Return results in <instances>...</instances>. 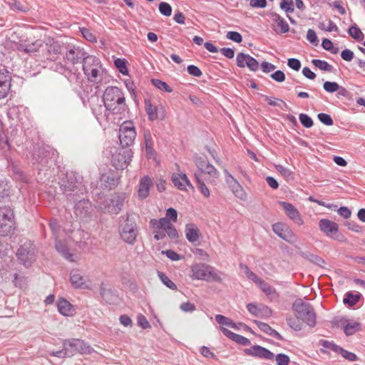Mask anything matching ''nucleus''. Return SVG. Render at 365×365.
<instances>
[{
  "label": "nucleus",
  "instance_id": "nucleus-1",
  "mask_svg": "<svg viewBox=\"0 0 365 365\" xmlns=\"http://www.w3.org/2000/svg\"><path fill=\"white\" fill-rule=\"evenodd\" d=\"M103 103L110 113L122 114L128 110L123 92L117 86H108L106 88Z\"/></svg>",
  "mask_w": 365,
  "mask_h": 365
},
{
  "label": "nucleus",
  "instance_id": "nucleus-2",
  "mask_svg": "<svg viewBox=\"0 0 365 365\" xmlns=\"http://www.w3.org/2000/svg\"><path fill=\"white\" fill-rule=\"evenodd\" d=\"M59 185L61 190L68 197L71 195H83L86 192L82 176L76 173H67L60 180Z\"/></svg>",
  "mask_w": 365,
  "mask_h": 365
},
{
  "label": "nucleus",
  "instance_id": "nucleus-3",
  "mask_svg": "<svg viewBox=\"0 0 365 365\" xmlns=\"http://www.w3.org/2000/svg\"><path fill=\"white\" fill-rule=\"evenodd\" d=\"M83 70L89 81L98 83L102 80L103 69L98 58L89 55L84 58Z\"/></svg>",
  "mask_w": 365,
  "mask_h": 365
},
{
  "label": "nucleus",
  "instance_id": "nucleus-4",
  "mask_svg": "<svg viewBox=\"0 0 365 365\" xmlns=\"http://www.w3.org/2000/svg\"><path fill=\"white\" fill-rule=\"evenodd\" d=\"M191 277L193 279L222 282L218 272L211 266L205 264H196L191 268Z\"/></svg>",
  "mask_w": 365,
  "mask_h": 365
},
{
  "label": "nucleus",
  "instance_id": "nucleus-5",
  "mask_svg": "<svg viewBox=\"0 0 365 365\" xmlns=\"http://www.w3.org/2000/svg\"><path fill=\"white\" fill-rule=\"evenodd\" d=\"M292 308L296 312L297 319H302L309 327L315 326L316 315L313 307L309 304L299 299L294 302Z\"/></svg>",
  "mask_w": 365,
  "mask_h": 365
},
{
  "label": "nucleus",
  "instance_id": "nucleus-6",
  "mask_svg": "<svg viewBox=\"0 0 365 365\" xmlns=\"http://www.w3.org/2000/svg\"><path fill=\"white\" fill-rule=\"evenodd\" d=\"M127 198L125 192H115L106 201L100 208L106 213L118 214L123 209L124 202Z\"/></svg>",
  "mask_w": 365,
  "mask_h": 365
},
{
  "label": "nucleus",
  "instance_id": "nucleus-7",
  "mask_svg": "<svg viewBox=\"0 0 365 365\" xmlns=\"http://www.w3.org/2000/svg\"><path fill=\"white\" fill-rule=\"evenodd\" d=\"M15 228L14 214L13 210L8 207H0V232L2 235H8Z\"/></svg>",
  "mask_w": 365,
  "mask_h": 365
},
{
  "label": "nucleus",
  "instance_id": "nucleus-8",
  "mask_svg": "<svg viewBox=\"0 0 365 365\" xmlns=\"http://www.w3.org/2000/svg\"><path fill=\"white\" fill-rule=\"evenodd\" d=\"M120 239L128 245H134L138 235V230L135 221L127 219L119 230Z\"/></svg>",
  "mask_w": 365,
  "mask_h": 365
},
{
  "label": "nucleus",
  "instance_id": "nucleus-9",
  "mask_svg": "<svg viewBox=\"0 0 365 365\" xmlns=\"http://www.w3.org/2000/svg\"><path fill=\"white\" fill-rule=\"evenodd\" d=\"M136 137V131L132 121H125L120 126L119 140L123 147L131 145Z\"/></svg>",
  "mask_w": 365,
  "mask_h": 365
},
{
  "label": "nucleus",
  "instance_id": "nucleus-10",
  "mask_svg": "<svg viewBox=\"0 0 365 365\" xmlns=\"http://www.w3.org/2000/svg\"><path fill=\"white\" fill-rule=\"evenodd\" d=\"M16 256L18 259L26 267H29L35 261L36 247L30 242L24 243L17 251Z\"/></svg>",
  "mask_w": 365,
  "mask_h": 365
},
{
  "label": "nucleus",
  "instance_id": "nucleus-11",
  "mask_svg": "<svg viewBox=\"0 0 365 365\" xmlns=\"http://www.w3.org/2000/svg\"><path fill=\"white\" fill-rule=\"evenodd\" d=\"M63 346L71 353V356L76 352L81 354H91L92 348L84 341L78 339H66L63 342Z\"/></svg>",
  "mask_w": 365,
  "mask_h": 365
},
{
  "label": "nucleus",
  "instance_id": "nucleus-12",
  "mask_svg": "<svg viewBox=\"0 0 365 365\" xmlns=\"http://www.w3.org/2000/svg\"><path fill=\"white\" fill-rule=\"evenodd\" d=\"M237 66L245 68L247 66L252 71H257L259 69V62L252 56L244 53H239L236 57Z\"/></svg>",
  "mask_w": 365,
  "mask_h": 365
},
{
  "label": "nucleus",
  "instance_id": "nucleus-13",
  "mask_svg": "<svg viewBox=\"0 0 365 365\" xmlns=\"http://www.w3.org/2000/svg\"><path fill=\"white\" fill-rule=\"evenodd\" d=\"M247 309L252 315L262 319H267L272 314V309L262 304L249 303L247 304Z\"/></svg>",
  "mask_w": 365,
  "mask_h": 365
},
{
  "label": "nucleus",
  "instance_id": "nucleus-14",
  "mask_svg": "<svg viewBox=\"0 0 365 365\" xmlns=\"http://www.w3.org/2000/svg\"><path fill=\"white\" fill-rule=\"evenodd\" d=\"M145 108L148 118L151 121L158 119L163 120L165 117V111L163 106H154L148 99L145 101Z\"/></svg>",
  "mask_w": 365,
  "mask_h": 365
},
{
  "label": "nucleus",
  "instance_id": "nucleus-15",
  "mask_svg": "<svg viewBox=\"0 0 365 365\" xmlns=\"http://www.w3.org/2000/svg\"><path fill=\"white\" fill-rule=\"evenodd\" d=\"M244 352L248 356L268 360H272L274 357V354L272 351L259 345H255L250 348L245 349Z\"/></svg>",
  "mask_w": 365,
  "mask_h": 365
},
{
  "label": "nucleus",
  "instance_id": "nucleus-16",
  "mask_svg": "<svg viewBox=\"0 0 365 365\" xmlns=\"http://www.w3.org/2000/svg\"><path fill=\"white\" fill-rule=\"evenodd\" d=\"M279 204L283 208L286 215L290 220L294 221L298 225H303L304 221L301 217L300 213L297 209L294 207L293 205L284 201L279 202Z\"/></svg>",
  "mask_w": 365,
  "mask_h": 365
},
{
  "label": "nucleus",
  "instance_id": "nucleus-17",
  "mask_svg": "<svg viewBox=\"0 0 365 365\" xmlns=\"http://www.w3.org/2000/svg\"><path fill=\"white\" fill-rule=\"evenodd\" d=\"M86 52L83 48L78 46H71L66 53V58L73 64H76L82 61L83 63L84 58H86Z\"/></svg>",
  "mask_w": 365,
  "mask_h": 365
},
{
  "label": "nucleus",
  "instance_id": "nucleus-18",
  "mask_svg": "<svg viewBox=\"0 0 365 365\" xmlns=\"http://www.w3.org/2000/svg\"><path fill=\"white\" fill-rule=\"evenodd\" d=\"M11 81L10 73L5 69L0 70V99L6 98L9 94Z\"/></svg>",
  "mask_w": 365,
  "mask_h": 365
},
{
  "label": "nucleus",
  "instance_id": "nucleus-19",
  "mask_svg": "<svg viewBox=\"0 0 365 365\" xmlns=\"http://www.w3.org/2000/svg\"><path fill=\"white\" fill-rule=\"evenodd\" d=\"M172 181L174 185L180 190H186L187 187L192 190L194 189V187L185 173H173L172 175Z\"/></svg>",
  "mask_w": 365,
  "mask_h": 365
},
{
  "label": "nucleus",
  "instance_id": "nucleus-20",
  "mask_svg": "<svg viewBox=\"0 0 365 365\" xmlns=\"http://www.w3.org/2000/svg\"><path fill=\"white\" fill-rule=\"evenodd\" d=\"M70 282L76 289H88L87 277L83 276L78 269H73L70 274Z\"/></svg>",
  "mask_w": 365,
  "mask_h": 365
},
{
  "label": "nucleus",
  "instance_id": "nucleus-21",
  "mask_svg": "<svg viewBox=\"0 0 365 365\" xmlns=\"http://www.w3.org/2000/svg\"><path fill=\"white\" fill-rule=\"evenodd\" d=\"M319 227L320 230L329 237H331L339 231L337 223L328 219H322L319 222Z\"/></svg>",
  "mask_w": 365,
  "mask_h": 365
},
{
  "label": "nucleus",
  "instance_id": "nucleus-22",
  "mask_svg": "<svg viewBox=\"0 0 365 365\" xmlns=\"http://www.w3.org/2000/svg\"><path fill=\"white\" fill-rule=\"evenodd\" d=\"M153 185V180L148 176H144L140 180L138 194L139 198L145 199L150 193V189Z\"/></svg>",
  "mask_w": 365,
  "mask_h": 365
},
{
  "label": "nucleus",
  "instance_id": "nucleus-23",
  "mask_svg": "<svg viewBox=\"0 0 365 365\" xmlns=\"http://www.w3.org/2000/svg\"><path fill=\"white\" fill-rule=\"evenodd\" d=\"M272 230L277 236L286 241H288L289 238L292 235V230L284 223H274L272 225Z\"/></svg>",
  "mask_w": 365,
  "mask_h": 365
},
{
  "label": "nucleus",
  "instance_id": "nucleus-24",
  "mask_svg": "<svg viewBox=\"0 0 365 365\" xmlns=\"http://www.w3.org/2000/svg\"><path fill=\"white\" fill-rule=\"evenodd\" d=\"M220 330L225 336L238 343L239 344L243 346H249L251 344L250 340L242 335L235 334L223 327H220Z\"/></svg>",
  "mask_w": 365,
  "mask_h": 365
},
{
  "label": "nucleus",
  "instance_id": "nucleus-25",
  "mask_svg": "<svg viewBox=\"0 0 365 365\" xmlns=\"http://www.w3.org/2000/svg\"><path fill=\"white\" fill-rule=\"evenodd\" d=\"M272 20L277 24V28L274 29V31L277 34H285L289 31V26L284 18L276 13L272 14Z\"/></svg>",
  "mask_w": 365,
  "mask_h": 365
},
{
  "label": "nucleus",
  "instance_id": "nucleus-26",
  "mask_svg": "<svg viewBox=\"0 0 365 365\" xmlns=\"http://www.w3.org/2000/svg\"><path fill=\"white\" fill-rule=\"evenodd\" d=\"M91 110L98 120L108 119L110 111L105 106L104 103L103 105L101 103L93 104Z\"/></svg>",
  "mask_w": 365,
  "mask_h": 365
},
{
  "label": "nucleus",
  "instance_id": "nucleus-27",
  "mask_svg": "<svg viewBox=\"0 0 365 365\" xmlns=\"http://www.w3.org/2000/svg\"><path fill=\"white\" fill-rule=\"evenodd\" d=\"M185 232V237L190 242L194 243L199 240L200 230L195 224L186 225Z\"/></svg>",
  "mask_w": 365,
  "mask_h": 365
},
{
  "label": "nucleus",
  "instance_id": "nucleus-28",
  "mask_svg": "<svg viewBox=\"0 0 365 365\" xmlns=\"http://www.w3.org/2000/svg\"><path fill=\"white\" fill-rule=\"evenodd\" d=\"M91 203L88 200H81L74 207L75 214L80 217H83L88 215Z\"/></svg>",
  "mask_w": 365,
  "mask_h": 365
},
{
  "label": "nucleus",
  "instance_id": "nucleus-29",
  "mask_svg": "<svg viewBox=\"0 0 365 365\" xmlns=\"http://www.w3.org/2000/svg\"><path fill=\"white\" fill-rule=\"evenodd\" d=\"M55 247L56 250L67 260L70 262L76 261L74 255L69 252L67 247L59 240H55Z\"/></svg>",
  "mask_w": 365,
  "mask_h": 365
},
{
  "label": "nucleus",
  "instance_id": "nucleus-30",
  "mask_svg": "<svg viewBox=\"0 0 365 365\" xmlns=\"http://www.w3.org/2000/svg\"><path fill=\"white\" fill-rule=\"evenodd\" d=\"M55 247L56 250L67 260L70 262L76 261L74 255L69 252L67 247L59 240H55Z\"/></svg>",
  "mask_w": 365,
  "mask_h": 365
},
{
  "label": "nucleus",
  "instance_id": "nucleus-31",
  "mask_svg": "<svg viewBox=\"0 0 365 365\" xmlns=\"http://www.w3.org/2000/svg\"><path fill=\"white\" fill-rule=\"evenodd\" d=\"M57 307L58 312L64 316H71L73 314V310H72V305L66 299H59L57 304Z\"/></svg>",
  "mask_w": 365,
  "mask_h": 365
},
{
  "label": "nucleus",
  "instance_id": "nucleus-32",
  "mask_svg": "<svg viewBox=\"0 0 365 365\" xmlns=\"http://www.w3.org/2000/svg\"><path fill=\"white\" fill-rule=\"evenodd\" d=\"M150 223L154 230H163L164 231L172 225L170 220L167 217L160 218L159 220L152 219Z\"/></svg>",
  "mask_w": 365,
  "mask_h": 365
},
{
  "label": "nucleus",
  "instance_id": "nucleus-33",
  "mask_svg": "<svg viewBox=\"0 0 365 365\" xmlns=\"http://www.w3.org/2000/svg\"><path fill=\"white\" fill-rule=\"evenodd\" d=\"M233 195L241 200L247 199V193L242 186L237 181L229 186Z\"/></svg>",
  "mask_w": 365,
  "mask_h": 365
},
{
  "label": "nucleus",
  "instance_id": "nucleus-34",
  "mask_svg": "<svg viewBox=\"0 0 365 365\" xmlns=\"http://www.w3.org/2000/svg\"><path fill=\"white\" fill-rule=\"evenodd\" d=\"M49 227L51 230L53 237L55 240H58L60 237H61L62 235L61 233L64 232V230H61V227L56 219H52L49 222Z\"/></svg>",
  "mask_w": 365,
  "mask_h": 365
},
{
  "label": "nucleus",
  "instance_id": "nucleus-35",
  "mask_svg": "<svg viewBox=\"0 0 365 365\" xmlns=\"http://www.w3.org/2000/svg\"><path fill=\"white\" fill-rule=\"evenodd\" d=\"M361 297V294L359 292L354 294L351 292H349L346 293L344 298L343 299V302L345 304H348L349 306L352 307L356 304V303L359 301Z\"/></svg>",
  "mask_w": 365,
  "mask_h": 365
},
{
  "label": "nucleus",
  "instance_id": "nucleus-36",
  "mask_svg": "<svg viewBox=\"0 0 365 365\" xmlns=\"http://www.w3.org/2000/svg\"><path fill=\"white\" fill-rule=\"evenodd\" d=\"M195 181L197 184V187L200 192L205 197H208L210 195V190L205 184V182L200 179V175L198 173L195 174Z\"/></svg>",
  "mask_w": 365,
  "mask_h": 365
},
{
  "label": "nucleus",
  "instance_id": "nucleus-37",
  "mask_svg": "<svg viewBox=\"0 0 365 365\" xmlns=\"http://www.w3.org/2000/svg\"><path fill=\"white\" fill-rule=\"evenodd\" d=\"M312 63L314 66H315L322 71L331 72L333 69V66L325 61H322L320 59H313L312 61Z\"/></svg>",
  "mask_w": 365,
  "mask_h": 365
},
{
  "label": "nucleus",
  "instance_id": "nucleus-38",
  "mask_svg": "<svg viewBox=\"0 0 365 365\" xmlns=\"http://www.w3.org/2000/svg\"><path fill=\"white\" fill-rule=\"evenodd\" d=\"M348 33L356 41H361L364 37V34L356 25L351 26L349 29Z\"/></svg>",
  "mask_w": 365,
  "mask_h": 365
},
{
  "label": "nucleus",
  "instance_id": "nucleus-39",
  "mask_svg": "<svg viewBox=\"0 0 365 365\" xmlns=\"http://www.w3.org/2000/svg\"><path fill=\"white\" fill-rule=\"evenodd\" d=\"M10 149L7 138L4 135L2 128L0 126V152L5 153Z\"/></svg>",
  "mask_w": 365,
  "mask_h": 365
},
{
  "label": "nucleus",
  "instance_id": "nucleus-40",
  "mask_svg": "<svg viewBox=\"0 0 365 365\" xmlns=\"http://www.w3.org/2000/svg\"><path fill=\"white\" fill-rule=\"evenodd\" d=\"M114 65L123 75L128 74V70L126 66V60L125 58H116L114 61Z\"/></svg>",
  "mask_w": 365,
  "mask_h": 365
},
{
  "label": "nucleus",
  "instance_id": "nucleus-41",
  "mask_svg": "<svg viewBox=\"0 0 365 365\" xmlns=\"http://www.w3.org/2000/svg\"><path fill=\"white\" fill-rule=\"evenodd\" d=\"M275 169L285 178L292 180L294 179V173L290 169L285 168L282 165H275Z\"/></svg>",
  "mask_w": 365,
  "mask_h": 365
},
{
  "label": "nucleus",
  "instance_id": "nucleus-42",
  "mask_svg": "<svg viewBox=\"0 0 365 365\" xmlns=\"http://www.w3.org/2000/svg\"><path fill=\"white\" fill-rule=\"evenodd\" d=\"M215 320L218 324L221 325H225L231 328H235V323L233 322L230 319L223 315L217 314L215 316Z\"/></svg>",
  "mask_w": 365,
  "mask_h": 365
},
{
  "label": "nucleus",
  "instance_id": "nucleus-43",
  "mask_svg": "<svg viewBox=\"0 0 365 365\" xmlns=\"http://www.w3.org/2000/svg\"><path fill=\"white\" fill-rule=\"evenodd\" d=\"M11 194L10 186L4 181H0V199L4 200Z\"/></svg>",
  "mask_w": 365,
  "mask_h": 365
},
{
  "label": "nucleus",
  "instance_id": "nucleus-44",
  "mask_svg": "<svg viewBox=\"0 0 365 365\" xmlns=\"http://www.w3.org/2000/svg\"><path fill=\"white\" fill-rule=\"evenodd\" d=\"M360 329V324L357 322L347 324L344 328V331L346 335L351 336L355 334Z\"/></svg>",
  "mask_w": 365,
  "mask_h": 365
},
{
  "label": "nucleus",
  "instance_id": "nucleus-45",
  "mask_svg": "<svg viewBox=\"0 0 365 365\" xmlns=\"http://www.w3.org/2000/svg\"><path fill=\"white\" fill-rule=\"evenodd\" d=\"M280 9L286 13H293L294 11V2L292 0H282L280 3Z\"/></svg>",
  "mask_w": 365,
  "mask_h": 365
},
{
  "label": "nucleus",
  "instance_id": "nucleus-46",
  "mask_svg": "<svg viewBox=\"0 0 365 365\" xmlns=\"http://www.w3.org/2000/svg\"><path fill=\"white\" fill-rule=\"evenodd\" d=\"M153 84L161 91H165L168 93L173 92V89L164 81L159 79H153Z\"/></svg>",
  "mask_w": 365,
  "mask_h": 365
},
{
  "label": "nucleus",
  "instance_id": "nucleus-47",
  "mask_svg": "<svg viewBox=\"0 0 365 365\" xmlns=\"http://www.w3.org/2000/svg\"><path fill=\"white\" fill-rule=\"evenodd\" d=\"M145 143V150L148 154L153 153V142H152V135L150 131H145L144 133Z\"/></svg>",
  "mask_w": 365,
  "mask_h": 365
},
{
  "label": "nucleus",
  "instance_id": "nucleus-48",
  "mask_svg": "<svg viewBox=\"0 0 365 365\" xmlns=\"http://www.w3.org/2000/svg\"><path fill=\"white\" fill-rule=\"evenodd\" d=\"M337 354L341 355L344 359L349 361H355L357 360V356L354 353L350 352L347 350H345L342 347L340 346Z\"/></svg>",
  "mask_w": 365,
  "mask_h": 365
},
{
  "label": "nucleus",
  "instance_id": "nucleus-49",
  "mask_svg": "<svg viewBox=\"0 0 365 365\" xmlns=\"http://www.w3.org/2000/svg\"><path fill=\"white\" fill-rule=\"evenodd\" d=\"M205 174H207L212 180L217 179L220 177V173L217 170V169L210 163L207 165V168L202 172Z\"/></svg>",
  "mask_w": 365,
  "mask_h": 365
},
{
  "label": "nucleus",
  "instance_id": "nucleus-50",
  "mask_svg": "<svg viewBox=\"0 0 365 365\" xmlns=\"http://www.w3.org/2000/svg\"><path fill=\"white\" fill-rule=\"evenodd\" d=\"M158 276L162 281V282L168 288L173 290L177 289V286L174 282H173L168 277H167L164 273L159 272Z\"/></svg>",
  "mask_w": 365,
  "mask_h": 365
},
{
  "label": "nucleus",
  "instance_id": "nucleus-51",
  "mask_svg": "<svg viewBox=\"0 0 365 365\" xmlns=\"http://www.w3.org/2000/svg\"><path fill=\"white\" fill-rule=\"evenodd\" d=\"M159 11L165 16H170L172 14V7L167 2H161L159 4Z\"/></svg>",
  "mask_w": 365,
  "mask_h": 365
},
{
  "label": "nucleus",
  "instance_id": "nucleus-52",
  "mask_svg": "<svg viewBox=\"0 0 365 365\" xmlns=\"http://www.w3.org/2000/svg\"><path fill=\"white\" fill-rule=\"evenodd\" d=\"M264 294L269 299L270 301H277L279 297L276 289L271 285L265 290Z\"/></svg>",
  "mask_w": 365,
  "mask_h": 365
},
{
  "label": "nucleus",
  "instance_id": "nucleus-53",
  "mask_svg": "<svg viewBox=\"0 0 365 365\" xmlns=\"http://www.w3.org/2000/svg\"><path fill=\"white\" fill-rule=\"evenodd\" d=\"M299 119L302 125L307 128H309L313 125L312 119L307 114H299Z\"/></svg>",
  "mask_w": 365,
  "mask_h": 365
},
{
  "label": "nucleus",
  "instance_id": "nucleus-54",
  "mask_svg": "<svg viewBox=\"0 0 365 365\" xmlns=\"http://www.w3.org/2000/svg\"><path fill=\"white\" fill-rule=\"evenodd\" d=\"M323 88L328 93H334L339 89V85L336 82L326 81Z\"/></svg>",
  "mask_w": 365,
  "mask_h": 365
},
{
  "label": "nucleus",
  "instance_id": "nucleus-55",
  "mask_svg": "<svg viewBox=\"0 0 365 365\" xmlns=\"http://www.w3.org/2000/svg\"><path fill=\"white\" fill-rule=\"evenodd\" d=\"M253 322L258 327V328L262 331L266 333L268 335H269L270 333H272L273 329L267 323L258 320H254Z\"/></svg>",
  "mask_w": 365,
  "mask_h": 365
},
{
  "label": "nucleus",
  "instance_id": "nucleus-56",
  "mask_svg": "<svg viewBox=\"0 0 365 365\" xmlns=\"http://www.w3.org/2000/svg\"><path fill=\"white\" fill-rule=\"evenodd\" d=\"M317 117L319 121L326 125H332L334 124V121L329 114L321 113L318 114Z\"/></svg>",
  "mask_w": 365,
  "mask_h": 365
},
{
  "label": "nucleus",
  "instance_id": "nucleus-57",
  "mask_svg": "<svg viewBox=\"0 0 365 365\" xmlns=\"http://www.w3.org/2000/svg\"><path fill=\"white\" fill-rule=\"evenodd\" d=\"M319 343L323 347L331 349L336 354L340 348L339 346L336 345L334 342L327 340H321Z\"/></svg>",
  "mask_w": 365,
  "mask_h": 365
},
{
  "label": "nucleus",
  "instance_id": "nucleus-58",
  "mask_svg": "<svg viewBox=\"0 0 365 365\" xmlns=\"http://www.w3.org/2000/svg\"><path fill=\"white\" fill-rule=\"evenodd\" d=\"M226 37L236 43H240L242 41V35L237 31H229L227 32Z\"/></svg>",
  "mask_w": 365,
  "mask_h": 365
},
{
  "label": "nucleus",
  "instance_id": "nucleus-59",
  "mask_svg": "<svg viewBox=\"0 0 365 365\" xmlns=\"http://www.w3.org/2000/svg\"><path fill=\"white\" fill-rule=\"evenodd\" d=\"M195 163L196 166L199 168V170H201L202 173L207 168V165H209L210 163L202 157H196L195 158Z\"/></svg>",
  "mask_w": 365,
  "mask_h": 365
},
{
  "label": "nucleus",
  "instance_id": "nucleus-60",
  "mask_svg": "<svg viewBox=\"0 0 365 365\" xmlns=\"http://www.w3.org/2000/svg\"><path fill=\"white\" fill-rule=\"evenodd\" d=\"M287 324L290 327V328H292L294 330L299 331L302 329L301 324L298 319H296L294 318L289 317L287 319Z\"/></svg>",
  "mask_w": 365,
  "mask_h": 365
},
{
  "label": "nucleus",
  "instance_id": "nucleus-61",
  "mask_svg": "<svg viewBox=\"0 0 365 365\" xmlns=\"http://www.w3.org/2000/svg\"><path fill=\"white\" fill-rule=\"evenodd\" d=\"M137 323L139 327L143 328V329H148L150 327V324L143 314H139L137 317Z\"/></svg>",
  "mask_w": 365,
  "mask_h": 365
},
{
  "label": "nucleus",
  "instance_id": "nucleus-62",
  "mask_svg": "<svg viewBox=\"0 0 365 365\" xmlns=\"http://www.w3.org/2000/svg\"><path fill=\"white\" fill-rule=\"evenodd\" d=\"M277 365H289V357L284 354H279L276 356Z\"/></svg>",
  "mask_w": 365,
  "mask_h": 365
},
{
  "label": "nucleus",
  "instance_id": "nucleus-63",
  "mask_svg": "<svg viewBox=\"0 0 365 365\" xmlns=\"http://www.w3.org/2000/svg\"><path fill=\"white\" fill-rule=\"evenodd\" d=\"M287 65L289 68L297 71H299L301 68V62L297 58H289L287 61Z\"/></svg>",
  "mask_w": 365,
  "mask_h": 365
},
{
  "label": "nucleus",
  "instance_id": "nucleus-64",
  "mask_svg": "<svg viewBox=\"0 0 365 365\" xmlns=\"http://www.w3.org/2000/svg\"><path fill=\"white\" fill-rule=\"evenodd\" d=\"M187 72L190 75L193 76L195 77H200L202 74L200 69L194 65H190L187 66Z\"/></svg>",
  "mask_w": 365,
  "mask_h": 365
}]
</instances>
